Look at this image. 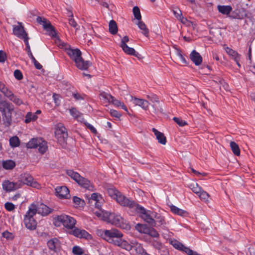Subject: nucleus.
<instances>
[{"label":"nucleus","instance_id":"42","mask_svg":"<svg viewBox=\"0 0 255 255\" xmlns=\"http://www.w3.org/2000/svg\"><path fill=\"white\" fill-rule=\"evenodd\" d=\"M24 43L26 45L25 50L27 52L28 56L30 57V58L31 59H33V58H34V57L32 55V53L30 50V45L28 43V40H27V39H26V40H25Z\"/></svg>","mask_w":255,"mask_h":255},{"label":"nucleus","instance_id":"7","mask_svg":"<svg viewBox=\"0 0 255 255\" xmlns=\"http://www.w3.org/2000/svg\"><path fill=\"white\" fill-rule=\"evenodd\" d=\"M129 208H134L137 213L139 214V216L142 218L145 222L148 223L151 226H155L154 219L152 218V215L150 213V211L146 210L144 207L137 204L134 201V205Z\"/></svg>","mask_w":255,"mask_h":255},{"label":"nucleus","instance_id":"27","mask_svg":"<svg viewBox=\"0 0 255 255\" xmlns=\"http://www.w3.org/2000/svg\"><path fill=\"white\" fill-rule=\"evenodd\" d=\"M139 28L142 30V33L146 37L149 36V30L147 28L145 24L141 20H139L136 23Z\"/></svg>","mask_w":255,"mask_h":255},{"label":"nucleus","instance_id":"2","mask_svg":"<svg viewBox=\"0 0 255 255\" xmlns=\"http://www.w3.org/2000/svg\"><path fill=\"white\" fill-rule=\"evenodd\" d=\"M97 235L109 243L115 245L121 243L120 239L123 236V234L116 229L105 230H99L97 231Z\"/></svg>","mask_w":255,"mask_h":255},{"label":"nucleus","instance_id":"25","mask_svg":"<svg viewBox=\"0 0 255 255\" xmlns=\"http://www.w3.org/2000/svg\"><path fill=\"white\" fill-rule=\"evenodd\" d=\"M2 166L5 170H11L15 166V163L12 160H6L2 161Z\"/></svg>","mask_w":255,"mask_h":255},{"label":"nucleus","instance_id":"63","mask_svg":"<svg viewBox=\"0 0 255 255\" xmlns=\"http://www.w3.org/2000/svg\"><path fill=\"white\" fill-rule=\"evenodd\" d=\"M2 236L6 239H10L11 238L12 234L8 231H5L2 233Z\"/></svg>","mask_w":255,"mask_h":255},{"label":"nucleus","instance_id":"38","mask_svg":"<svg viewBox=\"0 0 255 255\" xmlns=\"http://www.w3.org/2000/svg\"><path fill=\"white\" fill-rule=\"evenodd\" d=\"M198 195L199 196L201 200L205 202L208 201L209 195L206 192L202 190Z\"/></svg>","mask_w":255,"mask_h":255},{"label":"nucleus","instance_id":"24","mask_svg":"<svg viewBox=\"0 0 255 255\" xmlns=\"http://www.w3.org/2000/svg\"><path fill=\"white\" fill-rule=\"evenodd\" d=\"M121 47L126 54L139 58L140 54L138 52H136L134 48L129 47L127 45H124V46Z\"/></svg>","mask_w":255,"mask_h":255},{"label":"nucleus","instance_id":"15","mask_svg":"<svg viewBox=\"0 0 255 255\" xmlns=\"http://www.w3.org/2000/svg\"><path fill=\"white\" fill-rule=\"evenodd\" d=\"M69 233L74 236L79 238H83L87 240H89L92 238L91 235L86 231L76 227L72 230Z\"/></svg>","mask_w":255,"mask_h":255},{"label":"nucleus","instance_id":"1","mask_svg":"<svg viewBox=\"0 0 255 255\" xmlns=\"http://www.w3.org/2000/svg\"><path fill=\"white\" fill-rule=\"evenodd\" d=\"M67 54L71 59L74 61L76 67L82 70H87L92 65V63L89 61H85L81 57L82 53L78 49H72L71 47L66 48Z\"/></svg>","mask_w":255,"mask_h":255},{"label":"nucleus","instance_id":"29","mask_svg":"<svg viewBox=\"0 0 255 255\" xmlns=\"http://www.w3.org/2000/svg\"><path fill=\"white\" fill-rule=\"evenodd\" d=\"M225 50L226 53L234 60H237V57L240 56V55L233 49H231L229 47H226L225 48Z\"/></svg>","mask_w":255,"mask_h":255},{"label":"nucleus","instance_id":"55","mask_svg":"<svg viewBox=\"0 0 255 255\" xmlns=\"http://www.w3.org/2000/svg\"><path fill=\"white\" fill-rule=\"evenodd\" d=\"M109 102H111L116 106L120 107L121 105H122L121 102L119 101L118 100L116 99L113 96V99H110V101H109Z\"/></svg>","mask_w":255,"mask_h":255},{"label":"nucleus","instance_id":"36","mask_svg":"<svg viewBox=\"0 0 255 255\" xmlns=\"http://www.w3.org/2000/svg\"><path fill=\"white\" fill-rule=\"evenodd\" d=\"M134 17L138 21L141 20V16L139 7L137 6H134L132 9Z\"/></svg>","mask_w":255,"mask_h":255},{"label":"nucleus","instance_id":"8","mask_svg":"<svg viewBox=\"0 0 255 255\" xmlns=\"http://www.w3.org/2000/svg\"><path fill=\"white\" fill-rule=\"evenodd\" d=\"M26 147L28 148H37L39 152L43 154L47 149V142L42 138H33L26 144Z\"/></svg>","mask_w":255,"mask_h":255},{"label":"nucleus","instance_id":"46","mask_svg":"<svg viewBox=\"0 0 255 255\" xmlns=\"http://www.w3.org/2000/svg\"><path fill=\"white\" fill-rule=\"evenodd\" d=\"M5 209L8 211H12L15 209L14 205L10 202H6L4 204Z\"/></svg>","mask_w":255,"mask_h":255},{"label":"nucleus","instance_id":"3","mask_svg":"<svg viewBox=\"0 0 255 255\" xmlns=\"http://www.w3.org/2000/svg\"><path fill=\"white\" fill-rule=\"evenodd\" d=\"M102 219L104 221L123 228L129 229L130 226L125 223V220L120 216L114 213H103Z\"/></svg>","mask_w":255,"mask_h":255},{"label":"nucleus","instance_id":"22","mask_svg":"<svg viewBox=\"0 0 255 255\" xmlns=\"http://www.w3.org/2000/svg\"><path fill=\"white\" fill-rule=\"evenodd\" d=\"M133 102L135 105L141 107L145 110H146L148 108L149 103L146 100L138 99L137 98H134L133 99Z\"/></svg>","mask_w":255,"mask_h":255},{"label":"nucleus","instance_id":"32","mask_svg":"<svg viewBox=\"0 0 255 255\" xmlns=\"http://www.w3.org/2000/svg\"><path fill=\"white\" fill-rule=\"evenodd\" d=\"M189 187L194 193H196L197 195H198L199 193H200L201 191L202 190V188L200 187H199L198 184L196 183H193L190 184Z\"/></svg>","mask_w":255,"mask_h":255},{"label":"nucleus","instance_id":"45","mask_svg":"<svg viewBox=\"0 0 255 255\" xmlns=\"http://www.w3.org/2000/svg\"><path fill=\"white\" fill-rule=\"evenodd\" d=\"M151 245L155 249L158 250H160L162 247V244L159 241L156 240H153L151 242Z\"/></svg>","mask_w":255,"mask_h":255},{"label":"nucleus","instance_id":"35","mask_svg":"<svg viewBox=\"0 0 255 255\" xmlns=\"http://www.w3.org/2000/svg\"><path fill=\"white\" fill-rule=\"evenodd\" d=\"M37 118V115H33L31 112H28L25 116V123H29L32 121H35Z\"/></svg>","mask_w":255,"mask_h":255},{"label":"nucleus","instance_id":"49","mask_svg":"<svg viewBox=\"0 0 255 255\" xmlns=\"http://www.w3.org/2000/svg\"><path fill=\"white\" fill-rule=\"evenodd\" d=\"M100 96L101 98L107 100L108 101H110V99H113V96L105 92L100 93Z\"/></svg>","mask_w":255,"mask_h":255},{"label":"nucleus","instance_id":"56","mask_svg":"<svg viewBox=\"0 0 255 255\" xmlns=\"http://www.w3.org/2000/svg\"><path fill=\"white\" fill-rule=\"evenodd\" d=\"M32 62L34 64L35 67L38 70H40L42 68V66L35 59V58L31 59Z\"/></svg>","mask_w":255,"mask_h":255},{"label":"nucleus","instance_id":"61","mask_svg":"<svg viewBox=\"0 0 255 255\" xmlns=\"http://www.w3.org/2000/svg\"><path fill=\"white\" fill-rule=\"evenodd\" d=\"M128 41H129V38L128 36L126 35V36H124V37L122 39L121 43L120 44V47L124 46V45H127L126 43L128 42Z\"/></svg>","mask_w":255,"mask_h":255},{"label":"nucleus","instance_id":"39","mask_svg":"<svg viewBox=\"0 0 255 255\" xmlns=\"http://www.w3.org/2000/svg\"><path fill=\"white\" fill-rule=\"evenodd\" d=\"M172 245L175 249L181 251L183 250V249L184 247L183 244L176 240L172 241Z\"/></svg>","mask_w":255,"mask_h":255},{"label":"nucleus","instance_id":"10","mask_svg":"<svg viewBox=\"0 0 255 255\" xmlns=\"http://www.w3.org/2000/svg\"><path fill=\"white\" fill-rule=\"evenodd\" d=\"M19 178L23 185H26L36 188H39L40 186L29 173H22L19 176Z\"/></svg>","mask_w":255,"mask_h":255},{"label":"nucleus","instance_id":"34","mask_svg":"<svg viewBox=\"0 0 255 255\" xmlns=\"http://www.w3.org/2000/svg\"><path fill=\"white\" fill-rule=\"evenodd\" d=\"M0 91L4 94V95L5 96L7 97L9 100L14 95L13 94V93L10 90H9L8 88L5 87V86H4V88H3Z\"/></svg>","mask_w":255,"mask_h":255},{"label":"nucleus","instance_id":"26","mask_svg":"<svg viewBox=\"0 0 255 255\" xmlns=\"http://www.w3.org/2000/svg\"><path fill=\"white\" fill-rule=\"evenodd\" d=\"M2 188L6 192H11L14 190V183L9 180H5L2 184Z\"/></svg>","mask_w":255,"mask_h":255},{"label":"nucleus","instance_id":"16","mask_svg":"<svg viewBox=\"0 0 255 255\" xmlns=\"http://www.w3.org/2000/svg\"><path fill=\"white\" fill-rule=\"evenodd\" d=\"M56 195L61 199H69L70 197L69 190L66 186L57 187L55 189Z\"/></svg>","mask_w":255,"mask_h":255},{"label":"nucleus","instance_id":"4","mask_svg":"<svg viewBox=\"0 0 255 255\" xmlns=\"http://www.w3.org/2000/svg\"><path fill=\"white\" fill-rule=\"evenodd\" d=\"M107 192L109 196L113 199H116L117 202L121 206L132 207L133 205H134V201L130 200L127 198L115 188H109L107 189Z\"/></svg>","mask_w":255,"mask_h":255},{"label":"nucleus","instance_id":"20","mask_svg":"<svg viewBox=\"0 0 255 255\" xmlns=\"http://www.w3.org/2000/svg\"><path fill=\"white\" fill-rule=\"evenodd\" d=\"M13 111H7L3 113H1V116L3 124L6 127H9L11 124L12 119L11 115Z\"/></svg>","mask_w":255,"mask_h":255},{"label":"nucleus","instance_id":"30","mask_svg":"<svg viewBox=\"0 0 255 255\" xmlns=\"http://www.w3.org/2000/svg\"><path fill=\"white\" fill-rule=\"evenodd\" d=\"M230 146L235 155L238 156L240 154V149L236 143L234 141H230Z\"/></svg>","mask_w":255,"mask_h":255},{"label":"nucleus","instance_id":"58","mask_svg":"<svg viewBox=\"0 0 255 255\" xmlns=\"http://www.w3.org/2000/svg\"><path fill=\"white\" fill-rule=\"evenodd\" d=\"M148 99L152 102H159V99L156 95L147 96Z\"/></svg>","mask_w":255,"mask_h":255},{"label":"nucleus","instance_id":"23","mask_svg":"<svg viewBox=\"0 0 255 255\" xmlns=\"http://www.w3.org/2000/svg\"><path fill=\"white\" fill-rule=\"evenodd\" d=\"M170 210L174 214L182 217H187L189 215V213L186 211L180 209L174 205L170 206Z\"/></svg>","mask_w":255,"mask_h":255},{"label":"nucleus","instance_id":"64","mask_svg":"<svg viewBox=\"0 0 255 255\" xmlns=\"http://www.w3.org/2000/svg\"><path fill=\"white\" fill-rule=\"evenodd\" d=\"M232 9V7L230 6H224V14H228Z\"/></svg>","mask_w":255,"mask_h":255},{"label":"nucleus","instance_id":"40","mask_svg":"<svg viewBox=\"0 0 255 255\" xmlns=\"http://www.w3.org/2000/svg\"><path fill=\"white\" fill-rule=\"evenodd\" d=\"M187 254L188 255H201L198 254L196 252L194 251L188 247H186L184 246L183 250L181 251Z\"/></svg>","mask_w":255,"mask_h":255},{"label":"nucleus","instance_id":"37","mask_svg":"<svg viewBox=\"0 0 255 255\" xmlns=\"http://www.w3.org/2000/svg\"><path fill=\"white\" fill-rule=\"evenodd\" d=\"M156 137L158 140V142L163 145L166 144V138L163 133L160 132L156 136Z\"/></svg>","mask_w":255,"mask_h":255},{"label":"nucleus","instance_id":"51","mask_svg":"<svg viewBox=\"0 0 255 255\" xmlns=\"http://www.w3.org/2000/svg\"><path fill=\"white\" fill-rule=\"evenodd\" d=\"M14 76L17 80H21L23 78L21 72L19 70H15L14 72Z\"/></svg>","mask_w":255,"mask_h":255},{"label":"nucleus","instance_id":"31","mask_svg":"<svg viewBox=\"0 0 255 255\" xmlns=\"http://www.w3.org/2000/svg\"><path fill=\"white\" fill-rule=\"evenodd\" d=\"M9 144L12 147H18L20 145V140L17 136H14L9 139Z\"/></svg>","mask_w":255,"mask_h":255},{"label":"nucleus","instance_id":"47","mask_svg":"<svg viewBox=\"0 0 255 255\" xmlns=\"http://www.w3.org/2000/svg\"><path fill=\"white\" fill-rule=\"evenodd\" d=\"M71 115L75 118H78L80 116V113L76 108H72L70 110Z\"/></svg>","mask_w":255,"mask_h":255},{"label":"nucleus","instance_id":"6","mask_svg":"<svg viewBox=\"0 0 255 255\" xmlns=\"http://www.w3.org/2000/svg\"><path fill=\"white\" fill-rule=\"evenodd\" d=\"M76 220L68 215L62 214L54 218V224L56 226H60L62 224L67 229L73 230L75 227Z\"/></svg>","mask_w":255,"mask_h":255},{"label":"nucleus","instance_id":"21","mask_svg":"<svg viewBox=\"0 0 255 255\" xmlns=\"http://www.w3.org/2000/svg\"><path fill=\"white\" fill-rule=\"evenodd\" d=\"M152 216H154L155 226L158 227L164 225L166 224L164 217L159 214L156 213H152Z\"/></svg>","mask_w":255,"mask_h":255},{"label":"nucleus","instance_id":"44","mask_svg":"<svg viewBox=\"0 0 255 255\" xmlns=\"http://www.w3.org/2000/svg\"><path fill=\"white\" fill-rule=\"evenodd\" d=\"M10 101H12L13 103H14L15 105L17 106H20L23 104L22 101L19 98H18L15 95L13 96V97H12V98L10 100Z\"/></svg>","mask_w":255,"mask_h":255},{"label":"nucleus","instance_id":"12","mask_svg":"<svg viewBox=\"0 0 255 255\" xmlns=\"http://www.w3.org/2000/svg\"><path fill=\"white\" fill-rule=\"evenodd\" d=\"M36 21L38 23L43 25V28L49 32L50 35L52 37L56 36V32L55 28L49 20L44 17L38 16Z\"/></svg>","mask_w":255,"mask_h":255},{"label":"nucleus","instance_id":"28","mask_svg":"<svg viewBox=\"0 0 255 255\" xmlns=\"http://www.w3.org/2000/svg\"><path fill=\"white\" fill-rule=\"evenodd\" d=\"M109 32L113 35L116 34L118 32V26L116 22L114 20H110L109 24Z\"/></svg>","mask_w":255,"mask_h":255},{"label":"nucleus","instance_id":"33","mask_svg":"<svg viewBox=\"0 0 255 255\" xmlns=\"http://www.w3.org/2000/svg\"><path fill=\"white\" fill-rule=\"evenodd\" d=\"M120 242L119 244H116V246L121 247L122 248H125L126 250L129 251L131 249V246L129 245L127 242L126 241H124L122 239V238L120 239Z\"/></svg>","mask_w":255,"mask_h":255},{"label":"nucleus","instance_id":"60","mask_svg":"<svg viewBox=\"0 0 255 255\" xmlns=\"http://www.w3.org/2000/svg\"><path fill=\"white\" fill-rule=\"evenodd\" d=\"M13 183L14 190L21 188L23 186L21 182L20 181V179L19 177L18 181L16 182H13Z\"/></svg>","mask_w":255,"mask_h":255},{"label":"nucleus","instance_id":"5","mask_svg":"<svg viewBox=\"0 0 255 255\" xmlns=\"http://www.w3.org/2000/svg\"><path fill=\"white\" fill-rule=\"evenodd\" d=\"M66 172L68 176L70 177L81 187L89 190L93 189V187L91 182L87 179L81 176L78 172H75L72 169H68Z\"/></svg>","mask_w":255,"mask_h":255},{"label":"nucleus","instance_id":"59","mask_svg":"<svg viewBox=\"0 0 255 255\" xmlns=\"http://www.w3.org/2000/svg\"><path fill=\"white\" fill-rule=\"evenodd\" d=\"M6 58V55L4 52L0 50V62H4Z\"/></svg>","mask_w":255,"mask_h":255},{"label":"nucleus","instance_id":"54","mask_svg":"<svg viewBox=\"0 0 255 255\" xmlns=\"http://www.w3.org/2000/svg\"><path fill=\"white\" fill-rule=\"evenodd\" d=\"M85 125L86 126V127L88 129H89L92 133L95 134L97 133L96 129L92 125L88 123H85Z\"/></svg>","mask_w":255,"mask_h":255},{"label":"nucleus","instance_id":"11","mask_svg":"<svg viewBox=\"0 0 255 255\" xmlns=\"http://www.w3.org/2000/svg\"><path fill=\"white\" fill-rule=\"evenodd\" d=\"M30 209H35V214L37 213L43 216H47L52 213L53 209L48 207L43 203H38L37 205L31 204L29 207Z\"/></svg>","mask_w":255,"mask_h":255},{"label":"nucleus","instance_id":"43","mask_svg":"<svg viewBox=\"0 0 255 255\" xmlns=\"http://www.w3.org/2000/svg\"><path fill=\"white\" fill-rule=\"evenodd\" d=\"M72 253L75 255H82L84 254L82 249L78 246H74L72 249Z\"/></svg>","mask_w":255,"mask_h":255},{"label":"nucleus","instance_id":"41","mask_svg":"<svg viewBox=\"0 0 255 255\" xmlns=\"http://www.w3.org/2000/svg\"><path fill=\"white\" fill-rule=\"evenodd\" d=\"M173 120L178 125H179L180 127H183V126L187 125V123L186 121H183L182 119H180L179 118L174 117L173 118Z\"/></svg>","mask_w":255,"mask_h":255},{"label":"nucleus","instance_id":"52","mask_svg":"<svg viewBox=\"0 0 255 255\" xmlns=\"http://www.w3.org/2000/svg\"><path fill=\"white\" fill-rule=\"evenodd\" d=\"M149 236L153 238H158L159 236V234L155 229L153 228H150Z\"/></svg>","mask_w":255,"mask_h":255},{"label":"nucleus","instance_id":"17","mask_svg":"<svg viewBox=\"0 0 255 255\" xmlns=\"http://www.w3.org/2000/svg\"><path fill=\"white\" fill-rule=\"evenodd\" d=\"M47 245L49 249L54 253H56L59 250L60 242L56 238L49 240L47 242Z\"/></svg>","mask_w":255,"mask_h":255},{"label":"nucleus","instance_id":"18","mask_svg":"<svg viewBox=\"0 0 255 255\" xmlns=\"http://www.w3.org/2000/svg\"><path fill=\"white\" fill-rule=\"evenodd\" d=\"M190 59L196 66L201 65L202 62V57L200 53L193 50L190 54Z\"/></svg>","mask_w":255,"mask_h":255},{"label":"nucleus","instance_id":"13","mask_svg":"<svg viewBox=\"0 0 255 255\" xmlns=\"http://www.w3.org/2000/svg\"><path fill=\"white\" fill-rule=\"evenodd\" d=\"M55 135L60 142H66L68 137L67 129L62 124H59L57 125V128L55 131Z\"/></svg>","mask_w":255,"mask_h":255},{"label":"nucleus","instance_id":"62","mask_svg":"<svg viewBox=\"0 0 255 255\" xmlns=\"http://www.w3.org/2000/svg\"><path fill=\"white\" fill-rule=\"evenodd\" d=\"M81 201V199L77 196L73 197V201L77 205H79Z\"/></svg>","mask_w":255,"mask_h":255},{"label":"nucleus","instance_id":"48","mask_svg":"<svg viewBox=\"0 0 255 255\" xmlns=\"http://www.w3.org/2000/svg\"><path fill=\"white\" fill-rule=\"evenodd\" d=\"M101 198L100 195H99L98 193H94L91 194V200L95 201V204L97 206V202L99 201V199Z\"/></svg>","mask_w":255,"mask_h":255},{"label":"nucleus","instance_id":"9","mask_svg":"<svg viewBox=\"0 0 255 255\" xmlns=\"http://www.w3.org/2000/svg\"><path fill=\"white\" fill-rule=\"evenodd\" d=\"M35 209H30L29 208L26 212L23 220L25 227L29 230H34L37 227V222L34 219L35 215Z\"/></svg>","mask_w":255,"mask_h":255},{"label":"nucleus","instance_id":"19","mask_svg":"<svg viewBox=\"0 0 255 255\" xmlns=\"http://www.w3.org/2000/svg\"><path fill=\"white\" fill-rule=\"evenodd\" d=\"M13 105L6 100H0V112L3 113L7 111H13Z\"/></svg>","mask_w":255,"mask_h":255},{"label":"nucleus","instance_id":"14","mask_svg":"<svg viewBox=\"0 0 255 255\" xmlns=\"http://www.w3.org/2000/svg\"><path fill=\"white\" fill-rule=\"evenodd\" d=\"M18 25H13V33L17 37L23 40L24 42L26 39L28 40L29 37H28L27 33L24 30L23 26L21 23H18Z\"/></svg>","mask_w":255,"mask_h":255},{"label":"nucleus","instance_id":"50","mask_svg":"<svg viewBox=\"0 0 255 255\" xmlns=\"http://www.w3.org/2000/svg\"><path fill=\"white\" fill-rule=\"evenodd\" d=\"M177 55L181 60V61L184 63V64H187V61L185 58V57L183 56L182 53V51L180 50H177Z\"/></svg>","mask_w":255,"mask_h":255},{"label":"nucleus","instance_id":"53","mask_svg":"<svg viewBox=\"0 0 255 255\" xmlns=\"http://www.w3.org/2000/svg\"><path fill=\"white\" fill-rule=\"evenodd\" d=\"M110 114L111 116L117 118H120L122 116L120 113L115 110H111Z\"/></svg>","mask_w":255,"mask_h":255},{"label":"nucleus","instance_id":"57","mask_svg":"<svg viewBox=\"0 0 255 255\" xmlns=\"http://www.w3.org/2000/svg\"><path fill=\"white\" fill-rule=\"evenodd\" d=\"M69 24L71 26L75 28L76 30L78 29V27H77V26L78 25L77 23H76V22L75 21L74 19L73 18V17H71L69 19Z\"/></svg>","mask_w":255,"mask_h":255}]
</instances>
